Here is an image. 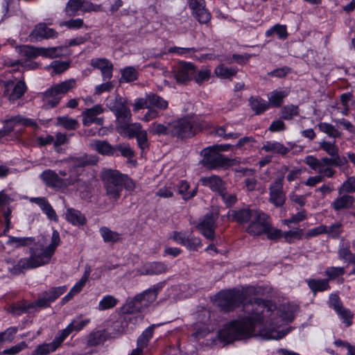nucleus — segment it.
<instances>
[{
	"label": "nucleus",
	"mask_w": 355,
	"mask_h": 355,
	"mask_svg": "<svg viewBox=\"0 0 355 355\" xmlns=\"http://www.w3.org/2000/svg\"><path fill=\"white\" fill-rule=\"evenodd\" d=\"M118 300L112 295L105 296L98 304V309L101 311L112 309L114 307Z\"/></svg>",
	"instance_id": "obj_45"
},
{
	"label": "nucleus",
	"mask_w": 355,
	"mask_h": 355,
	"mask_svg": "<svg viewBox=\"0 0 355 355\" xmlns=\"http://www.w3.org/2000/svg\"><path fill=\"white\" fill-rule=\"evenodd\" d=\"M101 178L105 189V194L109 199L114 201L119 199L122 191L125 175L117 170L105 168L101 173Z\"/></svg>",
	"instance_id": "obj_3"
},
{
	"label": "nucleus",
	"mask_w": 355,
	"mask_h": 355,
	"mask_svg": "<svg viewBox=\"0 0 355 355\" xmlns=\"http://www.w3.org/2000/svg\"><path fill=\"white\" fill-rule=\"evenodd\" d=\"M157 295V290L149 289L142 293L137 295L131 301L125 306V311L128 313L140 312L141 306H148L149 304L154 302Z\"/></svg>",
	"instance_id": "obj_5"
},
{
	"label": "nucleus",
	"mask_w": 355,
	"mask_h": 355,
	"mask_svg": "<svg viewBox=\"0 0 355 355\" xmlns=\"http://www.w3.org/2000/svg\"><path fill=\"white\" fill-rule=\"evenodd\" d=\"M337 313L342 318L346 327H349L352 324L354 314L349 309L343 307L337 311Z\"/></svg>",
	"instance_id": "obj_53"
},
{
	"label": "nucleus",
	"mask_w": 355,
	"mask_h": 355,
	"mask_svg": "<svg viewBox=\"0 0 355 355\" xmlns=\"http://www.w3.org/2000/svg\"><path fill=\"white\" fill-rule=\"evenodd\" d=\"M122 78L126 82H132L137 78V71L133 67H127L122 71Z\"/></svg>",
	"instance_id": "obj_57"
},
{
	"label": "nucleus",
	"mask_w": 355,
	"mask_h": 355,
	"mask_svg": "<svg viewBox=\"0 0 355 355\" xmlns=\"http://www.w3.org/2000/svg\"><path fill=\"white\" fill-rule=\"evenodd\" d=\"M170 135L180 138L193 135L192 125L189 121L182 119L169 123Z\"/></svg>",
	"instance_id": "obj_11"
},
{
	"label": "nucleus",
	"mask_w": 355,
	"mask_h": 355,
	"mask_svg": "<svg viewBox=\"0 0 355 355\" xmlns=\"http://www.w3.org/2000/svg\"><path fill=\"white\" fill-rule=\"evenodd\" d=\"M244 310L250 316L234 320L225 325L218 332L219 338L226 343L237 340L246 339L251 336H260L266 339H281L287 331L266 330V318L270 316L272 306H269L261 299H255L244 304Z\"/></svg>",
	"instance_id": "obj_1"
},
{
	"label": "nucleus",
	"mask_w": 355,
	"mask_h": 355,
	"mask_svg": "<svg viewBox=\"0 0 355 355\" xmlns=\"http://www.w3.org/2000/svg\"><path fill=\"white\" fill-rule=\"evenodd\" d=\"M263 149L266 152H272L282 155L289 152V149L287 147L279 142H267L266 144L263 146Z\"/></svg>",
	"instance_id": "obj_31"
},
{
	"label": "nucleus",
	"mask_w": 355,
	"mask_h": 355,
	"mask_svg": "<svg viewBox=\"0 0 355 355\" xmlns=\"http://www.w3.org/2000/svg\"><path fill=\"white\" fill-rule=\"evenodd\" d=\"M69 66L68 62L60 60H55L51 64V67L56 73H62L68 69Z\"/></svg>",
	"instance_id": "obj_63"
},
{
	"label": "nucleus",
	"mask_w": 355,
	"mask_h": 355,
	"mask_svg": "<svg viewBox=\"0 0 355 355\" xmlns=\"http://www.w3.org/2000/svg\"><path fill=\"white\" fill-rule=\"evenodd\" d=\"M167 268L164 263L161 262H155L152 263L146 269L144 275H160L166 272Z\"/></svg>",
	"instance_id": "obj_41"
},
{
	"label": "nucleus",
	"mask_w": 355,
	"mask_h": 355,
	"mask_svg": "<svg viewBox=\"0 0 355 355\" xmlns=\"http://www.w3.org/2000/svg\"><path fill=\"white\" fill-rule=\"evenodd\" d=\"M21 53L28 58H35L41 55V48L32 46H23L21 47Z\"/></svg>",
	"instance_id": "obj_48"
},
{
	"label": "nucleus",
	"mask_w": 355,
	"mask_h": 355,
	"mask_svg": "<svg viewBox=\"0 0 355 355\" xmlns=\"http://www.w3.org/2000/svg\"><path fill=\"white\" fill-rule=\"evenodd\" d=\"M318 128L321 132L327 134L330 137L337 138L340 137L342 135V133L330 123H320Z\"/></svg>",
	"instance_id": "obj_36"
},
{
	"label": "nucleus",
	"mask_w": 355,
	"mask_h": 355,
	"mask_svg": "<svg viewBox=\"0 0 355 355\" xmlns=\"http://www.w3.org/2000/svg\"><path fill=\"white\" fill-rule=\"evenodd\" d=\"M243 300V294L239 291H225L219 293L216 304L222 310L230 311L237 306Z\"/></svg>",
	"instance_id": "obj_6"
},
{
	"label": "nucleus",
	"mask_w": 355,
	"mask_h": 355,
	"mask_svg": "<svg viewBox=\"0 0 355 355\" xmlns=\"http://www.w3.org/2000/svg\"><path fill=\"white\" fill-rule=\"evenodd\" d=\"M189 188V184L187 182L183 180L180 182L178 188V193L182 195L183 199L189 200L193 198L197 192L198 188L196 187L191 192H187Z\"/></svg>",
	"instance_id": "obj_42"
},
{
	"label": "nucleus",
	"mask_w": 355,
	"mask_h": 355,
	"mask_svg": "<svg viewBox=\"0 0 355 355\" xmlns=\"http://www.w3.org/2000/svg\"><path fill=\"white\" fill-rule=\"evenodd\" d=\"M112 111L116 117V121L122 126L129 123L131 119V112L121 98L116 100L112 107Z\"/></svg>",
	"instance_id": "obj_16"
},
{
	"label": "nucleus",
	"mask_w": 355,
	"mask_h": 355,
	"mask_svg": "<svg viewBox=\"0 0 355 355\" xmlns=\"http://www.w3.org/2000/svg\"><path fill=\"white\" fill-rule=\"evenodd\" d=\"M75 86L76 81L73 79H69L53 85L43 94L44 105L47 108L56 106L61 99L60 96L67 94Z\"/></svg>",
	"instance_id": "obj_4"
},
{
	"label": "nucleus",
	"mask_w": 355,
	"mask_h": 355,
	"mask_svg": "<svg viewBox=\"0 0 355 355\" xmlns=\"http://www.w3.org/2000/svg\"><path fill=\"white\" fill-rule=\"evenodd\" d=\"M100 232L105 242L115 243L121 239L119 233L113 232L107 227H101Z\"/></svg>",
	"instance_id": "obj_37"
},
{
	"label": "nucleus",
	"mask_w": 355,
	"mask_h": 355,
	"mask_svg": "<svg viewBox=\"0 0 355 355\" xmlns=\"http://www.w3.org/2000/svg\"><path fill=\"white\" fill-rule=\"evenodd\" d=\"M211 77V70L208 69H202L198 71L195 70L192 78L198 84H202L204 81L208 80Z\"/></svg>",
	"instance_id": "obj_47"
},
{
	"label": "nucleus",
	"mask_w": 355,
	"mask_h": 355,
	"mask_svg": "<svg viewBox=\"0 0 355 355\" xmlns=\"http://www.w3.org/2000/svg\"><path fill=\"white\" fill-rule=\"evenodd\" d=\"M115 150L120 151L121 155L127 158H131L135 155L129 145L119 144L115 148Z\"/></svg>",
	"instance_id": "obj_64"
},
{
	"label": "nucleus",
	"mask_w": 355,
	"mask_h": 355,
	"mask_svg": "<svg viewBox=\"0 0 355 355\" xmlns=\"http://www.w3.org/2000/svg\"><path fill=\"white\" fill-rule=\"evenodd\" d=\"M282 113L284 119L290 120L294 116L299 114L298 107L293 105L284 106L282 108Z\"/></svg>",
	"instance_id": "obj_50"
},
{
	"label": "nucleus",
	"mask_w": 355,
	"mask_h": 355,
	"mask_svg": "<svg viewBox=\"0 0 355 355\" xmlns=\"http://www.w3.org/2000/svg\"><path fill=\"white\" fill-rule=\"evenodd\" d=\"M320 148L327 153L331 157H328V159L331 162L328 163L329 166H340L345 164L347 161L343 157L341 158L339 155V149L336 146V142H329L325 140L322 141L320 143Z\"/></svg>",
	"instance_id": "obj_8"
},
{
	"label": "nucleus",
	"mask_w": 355,
	"mask_h": 355,
	"mask_svg": "<svg viewBox=\"0 0 355 355\" xmlns=\"http://www.w3.org/2000/svg\"><path fill=\"white\" fill-rule=\"evenodd\" d=\"M91 65L101 70L104 80H110L112 77L113 64L105 58H95L91 60Z\"/></svg>",
	"instance_id": "obj_19"
},
{
	"label": "nucleus",
	"mask_w": 355,
	"mask_h": 355,
	"mask_svg": "<svg viewBox=\"0 0 355 355\" xmlns=\"http://www.w3.org/2000/svg\"><path fill=\"white\" fill-rule=\"evenodd\" d=\"M89 275V271H86L83 276L82 277V278L80 279V280L72 288V289L71 290V293L75 295L81 291V289L85 285L88 279Z\"/></svg>",
	"instance_id": "obj_61"
},
{
	"label": "nucleus",
	"mask_w": 355,
	"mask_h": 355,
	"mask_svg": "<svg viewBox=\"0 0 355 355\" xmlns=\"http://www.w3.org/2000/svg\"><path fill=\"white\" fill-rule=\"evenodd\" d=\"M57 124L69 130H76L78 127V121L67 116H58L57 118Z\"/></svg>",
	"instance_id": "obj_35"
},
{
	"label": "nucleus",
	"mask_w": 355,
	"mask_h": 355,
	"mask_svg": "<svg viewBox=\"0 0 355 355\" xmlns=\"http://www.w3.org/2000/svg\"><path fill=\"white\" fill-rule=\"evenodd\" d=\"M237 69L235 68H228L224 64H220L216 67L214 73L220 78H229L236 74Z\"/></svg>",
	"instance_id": "obj_33"
},
{
	"label": "nucleus",
	"mask_w": 355,
	"mask_h": 355,
	"mask_svg": "<svg viewBox=\"0 0 355 355\" xmlns=\"http://www.w3.org/2000/svg\"><path fill=\"white\" fill-rule=\"evenodd\" d=\"M103 109L100 105H96L93 107L86 109L83 112V123L84 125H89L93 123L94 120L96 118L98 114H101Z\"/></svg>",
	"instance_id": "obj_27"
},
{
	"label": "nucleus",
	"mask_w": 355,
	"mask_h": 355,
	"mask_svg": "<svg viewBox=\"0 0 355 355\" xmlns=\"http://www.w3.org/2000/svg\"><path fill=\"white\" fill-rule=\"evenodd\" d=\"M200 181L202 185L209 187L212 191L219 194L225 189V182L217 175L202 178Z\"/></svg>",
	"instance_id": "obj_23"
},
{
	"label": "nucleus",
	"mask_w": 355,
	"mask_h": 355,
	"mask_svg": "<svg viewBox=\"0 0 355 355\" xmlns=\"http://www.w3.org/2000/svg\"><path fill=\"white\" fill-rule=\"evenodd\" d=\"M89 322V320H82L77 324L75 321L71 322L67 328L62 331L60 334L62 338L64 340L72 331L81 330Z\"/></svg>",
	"instance_id": "obj_32"
},
{
	"label": "nucleus",
	"mask_w": 355,
	"mask_h": 355,
	"mask_svg": "<svg viewBox=\"0 0 355 355\" xmlns=\"http://www.w3.org/2000/svg\"><path fill=\"white\" fill-rule=\"evenodd\" d=\"M268 216L257 211L250 220V223L248 226L246 231L250 235L259 236L263 234L266 230H268Z\"/></svg>",
	"instance_id": "obj_9"
},
{
	"label": "nucleus",
	"mask_w": 355,
	"mask_h": 355,
	"mask_svg": "<svg viewBox=\"0 0 355 355\" xmlns=\"http://www.w3.org/2000/svg\"><path fill=\"white\" fill-rule=\"evenodd\" d=\"M65 287L52 288L48 292H45V295L48 297L50 302L54 301L60 295L65 292Z\"/></svg>",
	"instance_id": "obj_59"
},
{
	"label": "nucleus",
	"mask_w": 355,
	"mask_h": 355,
	"mask_svg": "<svg viewBox=\"0 0 355 355\" xmlns=\"http://www.w3.org/2000/svg\"><path fill=\"white\" fill-rule=\"evenodd\" d=\"M63 341V338L60 335L55 337L51 343L38 345L33 352L32 355H48L50 352L55 351Z\"/></svg>",
	"instance_id": "obj_20"
},
{
	"label": "nucleus",
	"mask_w": 355,
	"mask_h": 355,
	"mask_svg": "<svg viewBox=\"0 0 355 355\" xmlns=\"http://www.w3.org/2000/svg\"><path fill=\"white\" fill-rule=\"evenodd\" d=\"M122 128H125L126 132L129 137H136L140 132L144 130L140 123H133L129 125H123Z\"/></svg>",
	"instance_id": "obj_52"
},
{
	"label": "nucleus",
	"mask_w": 355,
	"mask_h": 355,
	"mask_svg": "<svg viewBox=\"0 0 355 355\" xmlns=\"http://www.w3.org/2000/svg\"><path fill=\"white\" fill-rule=\"evenodd\" d=\"M331 161L328 157H323L321 159H317L315 157L309 155L306 157L304 162L309 165L313 170L318 171V173L322 172V167L329 166L328 163Z\"/></svg>",
	"instance_id": "obj_25"
},
{
	"label": "nucleus",
	"mask_w": 355,
	"mask_h": 355,
	"mask_svg": "<svg viewBox=\"0 0 355 355\" xmlns=\"http://www.w3.org/2000/svg\"><path fill=\"white\" fill-rule=\"evenodd\" d=\"M284 178V175L278 177L270 187V201L277 207L282 206L286 200L283 191Z\"/></svg>",
	"instance_id": "obj_13"
},
{
	"label": "nucleus",
	"mask_w": 355,
	"mask_h": 355,
	"mask_svg": "<svg viewBox=\"0 0 355 355\" xmlns=\"http://www.w3.org/2000/svg\"><path fill=\"white\" fill-rule=\"evenodd\" d=\"M107 338L105 330H97L91 332L87 340V344L89 347H96L103 344Z\"/></svg>",
	"instance_id": "obj_26"
},
{
	"label": "nucleus",
	"mask_w": 355,
	"mask_h": 355,
	"mask_svg": "<svg viewBox=\"0 0 355 355\" xmlns=\"http://www.w3.org/2000/svg\"><path fill=\"white\" fill-rule=\"evenodd\" d=\"M308 284L313 292L323 291L329 288L327 279H310Z\"/></svg>",
	"instance_id": "obj_40"
},
{
	"label": "nucleus",
	"mask_w": 355,
	"mask_h": 355,
	"mask_svg": "<svg viewBox=\"0 0 355 355\" xmlns=\"http://www.w3.org/2000/svg\"><path fill=\"white\" fill-rule=\"evenodd\" d=\"M189 6L194 17L200 24H207L211 20V14L205 8L204 0H189Z\"/></svg>",
	"instance_id": "obj_15"
},
{
	"label": "nucleus",
	"mask_w": 355,
	"mask_h": 355,
	"mask_svg": "<svg viewBox=\"0 0 355 355\" xmlns=\"http://www.w3.org/2000/svg\"><path fill=\"white\" fill-rule=\"evenodd\" d=\"M195 73V66L190 62H181L173 69L174 78L178 83L185 84L191 80Z\"/></svg>",
	"instance_id": "obj_10"
},
{
	"label": "nucleus",
	"mask_w": 355,
	"mask_h": 355,
	"mask_svg": "<svg viewBox=\"0 0 355 355\" xmlns=\"http://www.w3.org/2000/svg\"><path fill=\"white\" fill-rule=\"evenodd\" d=\"M345 273L343 267H329L326 269L325 274L329 279H334L342 276Z\"/></svg>",
	"instance_id": "obj_55"
},
{
	"label": "nucleus",
	"mask_w": 355,
	"mask_h": 355,
	"mask_svg": "<svg viewBox=\"0 0 355 355\" xmlns=\"http://www.w3.org/2000/svg\"><path fill=\"white\" fill-rule=\"evenodd\" d=\"M60 241L58 232L54 230L51 236V243L49 246L44 247L40 243L35 244L31 248V257L19 260L17 264L10 269V271L17 275L24 272V270L37 268L49 263Z\"/></svg>",
	"instance_id": "obj_2"
},
{
	"label": "nucleus",
	"mask_w": 355,
	"mask_h": 355,
	"mask_svg": "<svg viewBox=\"0 0 355 355\" xmlns=\"http://www.w3.org/2000/svg\"><path fill=\"white\" fill-rule=\"evenodd\" d=\"M150 100H148V94L144 98H140L135 101V103L133 105V110L137 112L141 109L144 108H150Z\"/></svg>",
	"instance_id": "obj_58"
},
{
	"label": "nucleus",
	"mask_w": 355,
	"mask_h": 355,
	"mask_svg": "<svg viewBox=\"0 0 355 355\" xmlns=\"http://www.w3.org/2000/svg\"><path fill=\"white\" fill-rule=\"evenodd\" d=\"M82 10L89 12L95 10L94 5L85 0H69L65 8V12L69 16H73L76 12Z\"/></svg>",
	"instance_id": "obj_18"
},
{
	"label": "nucleus",
	"mask_w": 355,
	"mask_h": 355,
	"mask_svg": "<svg viewBox=\"0 0 355 355\" xmlns=\"http://www.w3.org/2000/svg\"><path fill=\"white\" fill-rule=\"evenodd\" d=\"M71 160L73 163L74 166L77 167H83L96 163L95 160L87 155H84L80 157H71Z\"/></svg>",
	"instance_id": "obj_51"
},
{
	"label": "nucleus",
	"mask_w": 355,
	"mask_h": 355,
	"mask_svg": "<svg viewBox=\"0 0 355 355\" xmlns=\"http://www.w3.org/2000/svg\"><path fill=\"white\" fill-rule=\"evenodd\" d=\"M66 219L74 225H83L86 223V218L81 212L73 208L67 210Z\"/></svg>",
	"instance_id": "obj_29"
},
{
	"label": "nucleus",
	"mask_w": 355,
	"mask_h": 355,
	"mask_svg": "<svg viewBox=\"0 0 355 355\" xmlns=\"http://www.w3.org/2000/svg\"><path fill=\"white\" fill-rule=\"evenodd\" d=\"M41 178L46 185L54 188H62L64 187L65 180L60 178L58 175L51 171H44L41 174Z\"/></svg>",
	"instance_id": "obj_21"
},
{
	"label": "nucleus",
	"mask_w": 355,
	"mask_h": 355,
	"mask_svg": "<svg viewBox=\"0 0 355 355\" xmlns=\"http://www.w3.org/2000/svg\"><path fill=\"white\" fill-rule=\"evenodd\" d=\"M150 133L153 135H170L169 123L168 125H164L159 123H153L148 129Z\"/></svg>",
	"instance_id": "obj_43"
},
{
	"label": "nucleus",
	"mask_w": 355,
	"mask_h": 355,
	"mask_svg": "<svg viewBox=\"0 0 355 355\" xmlns=\"http://www.w3.org/2000/svg\"><path fill=\"white\" fill-rule=\"evenodd\" d=\"M288 95L286 91H274L268 97L269 103L274 107H279L283 102V98Z\"/></svg>",
	"instance_id": "obj_38"
},
{
	"label": "nucleus",
	"mask_w": 355,
	"mask_h": 355,
	"mask_svg": "<svg viewBox=\"0 0 355 355\" xmlns=\"http://www.w3.org/2000/svg\"><path fill=\"white\" fill-rule=\"evenodd\" d=\"M257 212V210H251L247 208L241 209L239 210H232L229 214V216L239 223H245L250 221Z\"/></svg>",
	"instance_id": "obj_22"
},
{
	"label": "nucleus",
	"mask_w": 355,
	"mask_h": 355,
	"mask_svg": "<svg viewBox=\"0 0 355 355\" xmlns=\"http://www.w3.org/2000/svg\"><path fill=\"white\" fill-rule=\"evenodd\" d=\"M33 308V304H28V305L17 304L10 308V312L13 313L15 315H20L22 313L27 312L30 309Z\"/></svg>",
	"instance_id": "obj_60"
},
{
	"label": "nucleus",
	"mask_w": 355,
	"mask_h": 355,
	"mask_svg": "<svg viewBox=\"0 0 355 355\" xmlns=\"http://www.w3.org/2000/svg\"><path fill=\"white\" fill-rule=\"evenodd\" d=\"M91 147L103 155H112L115 148L106 141L96 140L90 144Z\"/></svg>",
	"instance_id": "obj_28"
},
{
	"label": "nucleus",
	"mask_w": 355,
	"mask_h": 355,
	"mask_svg": "<svg viewBox=\"0 0 355 355\" xmlns=\"http://www.w3.org/2000/svg\"><path fill=\"white\" fill-rule=\"evenodd\" d=\"M89 275V271H86L83 276L82 277V278L80 279V280L72 288V289L71 290V293L75 295L81 291V289L85 285L88 279Z\"/></svg>",
	"instance_id": "obj_62"
},
{
	"label": "nucleus",
	"mask_w": 355,
	"mask_h": 355,
	"mask_svg": "<svg viewBox=\"0 0 355 355\" xmlns=\"http://www.w3.org/2000/svg\"><path fill=\"white\" fill-rule=\"evenodd\" d=\"M355 191V177L349 178L338 189V192L341 194L343 192L353 193Z\"/></svg>",
	"instance_id": "obj_54"
},
{
	"label": "nucleus",
	"mask_w": 355,
	"mask_h": 355,
	"mask_svg": "<svg viewBox=\"0 0 355 355\" xmlns=\"http://www.w3.org/2000/svg\"><path fill=\"white\" fill-rule=\"evenodd\" d=\"M219 195L221 196L223 202L227 207L233 205L237 201L236 195L228 193L226 191V188Z\"/></svg>",
	"instance_id": "obj_56"
},
{
	"label": "nucleus",
	"mask_w": 355,
	"mask_h": 355,
	"mask_svg": "<svg viewBox=\"0 0 355 355\" xmlns=\"http://www.w3.org/2000/svg\"><path fill=\"white\" fill-rule=\"evenodd\" d=\"M155 327V324H153L146 329L142 334V335L139 338L137 341V345L140 348H144L147 346V343L149 339L153 336V329Z\"/></svg>",
	"instance_id": "obj_46"
},
{
	"label": "nucleus",
	"mask_w": 355,
	"mask_h": 355,
	"mask_svg": "<svg viewBox=\"0 0 355 355\" xmlns=\"http://www.w3.org/2000/svg\"><path fill=\"white\" fill-rule=\"evenodd\" d=\"M218 219L216 213L211 212L207 214L202 221L197 225V228L208 239H214L216 229V221Z\"/></svg>",
	"instance_id": "obj_12"
},
{
	"label": "nucleus",
	"mask_w": 355,
	"mask_h": 355,
	"mask_svg": "<svg viewBox=\"0 0 355 355\" xmlns=\"http://www.w3.org/2000/svg\"><path fill=\"white\" fill-rule=\"evenodd\" d=\"M57 36L58 32L53 28H49L46 23H39L35 25L29 35L30 38L37 41L55 38Z\"/></svg>",
	"instance_id": "obj_17"
},
{
	"label": "nucleus",
	"mask_w": 355,
	"mask_h": 355,
	"mask_svg": "<svg viewBox=\"0 0 355 355\" xmlns=\"http://www.w3.org/2000/svg\"><path fill=\"white\" fill-rule=\"evenodd\" d=\"M354 203V198L348 194H345L336 198L331 206L335 211H338L351 208Z\"/></svg>",
	"instance_id": "obj_24"
},
{
	"label": "nucleus",
	"mask_w": 355,
	"mask_h": 355,
	"mask_svg": "<svg viewBox=\"0 0 355 355\" xmlns=\"http://www.w3.org/2000/svg\"><path fill=\"white\" fill-rule=\"evenodd\" d=\"M37 202L50 220L54 221L58 220V216L55 211L46 200L43 198H38L37 199Z\"/></svg>",
	"instance_id": "obj_34"
},
{
	"label": "nucleus",
	"mask_w": 355,
	"mask_h": 355,
	"mask_svg": "<svg viewBox=\"0 0 355 355\" xmlns=\"http://www.w3.org/2000/svg\"><path fill=\"white\" fill-rule=\"evenodd\" d=\"M63 48L61 46L51 47V48H41V55L49 58H55L61 56L62 54Z\"/></svg>",
	"instance_id": "obj_49"
},
{
	"label": "nucleus",
	"mask_w": 355,
	"mask_h": 355,
	"mask_svg": "<svg viewBox=\"0 0 355 355\" xmlns=\"http://www.w3.org/2000/svg\"><path fill=\"white\" fill-rule=\"evenodd\" d=\"M26 87L24 82L19 81L14 87L11 94L9 96V100L15 101L21 98L26 91Z\"/></svg>",
	"instance_id": "obj_44"
},
{
	"label": "nucleus",
	"mask_w": 355,
	"mask_h": 355,
	"mask_svg": "<svg viewBox=\"0 0 355 355\" xmlns=\"http://www.w3.org/2000/svg\"><path fill=\"white\" fill-rule=\"evenodd\" d=\"M252 110L256 114H260L265 112L269 107V103L259 96H252L249 99Z\"/></svg>",
	"instance_id": "obj_30"
},
{
	"label": "nucleus",
	"mask_w": 355,
	"mask_h": 355,
	"mask_svg": "<svg viewBox=\"0 0 355 355\" xmlns=\"http://www.w3.org/2000/svg\"><path fill=\"white\" fill-rule=\"evenodd\" d=\"M148 100L150 107H156L160 110H166L168 107V102L157 94H148Z\"/></svg>",
	"instance_id": "obj_39"
},
{
	"label": "nucleus",
	"mask_w": 355,
	"mask_h": 355,
	"mask_svg": "<svg viewBox=\"0 0 355 355\" xmlns=\"http://www.w3.org/2000/svg\"><path fill=\"white\" fill-rule=\"evenodd\" d=\"M3 123L4 126L0 130V139L5 136L9 135L16 127L31 126L33 128H37V124L35 121L30 119L24 118L20 115L5 119L3 121Z\"/></svg>",
	"instance_id": "obj_7"
},
{
	"label": "nucleus",
	"mask_w": 355,
	"mask_h": 355,
	"mask_svg": "<svg viewBox=\"0 0 355 355\" xmlns=\"http://www.w3.org/2000/svg\"><path fill=\"white\" fill-rule=\"evenodd\" d=\"M230 160L223 155L214 152L205 154L200 163L207 169L212 170L230 165Z\"/></svg>",
	"instance_id": "obj_14"
}]
</instances>
